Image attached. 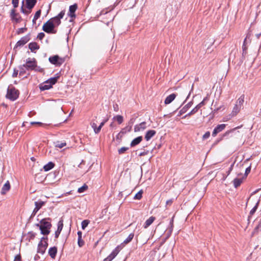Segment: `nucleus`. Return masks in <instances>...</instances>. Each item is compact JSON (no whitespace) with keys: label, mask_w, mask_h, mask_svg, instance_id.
Masks as SVG:
<instances>
[{"label":"nucleus","mask_w":261,"mask_h":261,"mask_svg":"<svg viewBox=\"0 0 261 261\" xmlns=\"http://www.w3.org/2000/svg\"><path fill=\"white\" fill-rule=\"evenodd\" d=\"M260 35V34L257 35V37L258 38Z\"/></svg>","instance_id":"nucleus-64"},{"label":"nucleus","mask_w":261,"mask_h":261,"mask_svg":"<svg viewBox=\"0 0 261 261\" xmlns=\"http://www.w3.org/2000/svg\"><path fill=\"white\" fill-rule=\"evenodd\" d=\"M243 178H236L233 180V186L237 188L241 185L243 182Z\"/></svg>","instance_id":"nucleus-20"},{"label":"nucleus","mask_w":261,"mask_h":261,"mask_svg":"<svg viewBox=\"0 0 261 261\" xmlns=\"http://www.w3.org/2000/svg\"><path fill=\"white\" fill-rule=\"evenodd\" d=\"M242 126V125H241V126H237L235 128H233L230 130H227L226 131L223 135V136L222 137L224 138V137H225L226 136H228L230 133H233L236 129H239V128H240Z\"/></svg>","instance_id":"nucleus-30"},{"label":"nucleus","mask_w":261,"mask_h":261,"mask_svg":"<svg viewBox=\"0 0 261 261\" xmlns=\"http://www.w3.org/2000/svg\"><path fill=\"white\" fill-rule=\"evenodd\" d=\"M144 154H144V152H142V153H141L140 154V156H141V155H144Z\"/></svg>","instance_id":"nucleus-61"},{"label":"nucleus","mask_w":261,"mask_h":261,"mask_svg":"<svg viewBox=\"0 0 261 261\" xmlns=\"http://www.w3.org/2000/svg\"><path fill=\"white\" fill-rule=\"evenodd\" d=\"M197 111H198V110L197 109V108L196 107H195L189 113H188L187 115H186L184 116V118H186V117H187L188 116H191L192 115H193L195 113H196Z\"/></svg>","instance_id":"nucleus-39"},{"label":"nucleus","mask_w":261,"mask_h":261,"mask_svg":"<svg viewBox=\"0 0 261 261\" xmlns=\"http://www.w3.org/2000/svg\"><path fill=\"white\" fill-rule=\"evenodd\" d=\"M56 147L59 148H62L66 145V143L65 141H57L54 143Z\"/></svg>","instance_id":"nucleus-25"},{"label":"nucleus","mask_w":261,"mask_h":261,"mask_svg":"<svg viewBox=\"0 0 261 261\" xmlns=\"http://www.w3.org/2000/svg\"><path fill=\"white\" fill-rule=\"evenodd\" d=\"M57 252V249L56 247H51L49 249L48 254L52 258H55Z\"/></svg>","instance_id":"nucleus-19"},{"label":"nucleus","mask_w":261,"mask_h":261,"mask_svg":"<svg viewBox=\"0 0 261 261\" xmlns=\"http://www.w3.org/2000/svg\"><path fill=\"white\" fill-rule=\"evenodd\" d=\"M132 129V126H127L124 128L122 129V130L120 132V133L122 134H125L128 132H130Z\"/></svg>","instance_id":"nucleus-35"},{"label":"nucleus","mask_w":261,"mask_h":261,"mask_svg":"<svg viewBox=\"0 0 261 261\" xmlns=\"http://www.w3.org/2000/svg\"><path fill=\"white\" fill-rule=\"evenodd\" d=\"M156 134V132L154 130H148L145 136V139L146 141H149L152 137H153Z\"/></svg>","instance_id":"nucleus-15"},{"label":"nucleus","mask_w":261,"mask_h":261,"mask_svg":"<svg viewBox=\"0 0 261 261\" xmlns=\"http://www.w3.org/2000/svg\"><path fill=\"white\" fill-rule=\"evenodd\" d=\"M82 232L78 231V244L80 247H82L84 245V242L82 240Z\"/></svg>","instance_id":"nucleus-34"},{"label":"nucleus","mask_w":261,"mask_h":261,"mask_svg":"<svg viewBox=\"0 0 261 261\" xmlns=\"http://www.w3.org/2000/svg\"><path fill=\"white\" fill-rule=\"evenodd\" d=\"M11 17L12 19L14 20L16 22H19L20 20V17L18 14L15 13V10H12L11 13Z\"/></svg>","instance_id":"nucleus-22"},{"label":"nucleus","mask_w":261,"mask_h":261,"mask_svg":"<svg viewBox=\"0 0 261 261\" xmlns=\"http://www.w3.org/2000/svg\"><path fill=\"white\" fill-rule=\"evenodd\" d=\"M49 61L51 64L57 66L60 65L64 62V60L57 55L50 57L49 58Z\"/></svg>","instance_id":"nucleus-8"},{"label":"nucleus","mask_w":261,"mask_h":261,"mask_svg":"<svg viewBox=\"0 0 261 261\" xmlns=\"http://www.w3.org/2000/svg\"><path fill=\"white\" fill-rule=\"evenodd\" d=\"M65 15V11H62L57 16L49 19L51 21L53 25L56 27L59 25L61 23V19H62Z\"/></svg>","instance_id":"nucleus-6"},{"label":"nucleus","mask_w":261,"mask_h":261,"mask_svg":"<svg viewBox=\"0 0 261 261\" xmlns=\"http://www.w3.org/2000/svg\"><path fill=\"white\" fill-rule=\"evenodd\" d=\"M61 232V231L58 230V229L55 232V238H58L60 233Z\"/></svg>","instance_id":"nucleus-53"},{"label":"nucleus","mask_w":261,"mask_h":261,"mask_svg":"<svg viewBox=\"0 0 261 261\" xmlns=\"http://www.w3.org/2000/svg\"><path fill=\"white\" fill-rule=\"evenodd\" d=\"M63 227V221L62 219L60 220L58 223V228L57 229L60 231H62Z\"/></svg>","instance_id":"nucleus-42"},{"label":"nucleus","mask_w":261,"mask_h":261,"mask_svg":"<svg viewBox=\"0 0 261 261\" xmlns=\"http://www.w3.org/2000/svg\"><path fill=\"white\" fill-rule=\"evenodd\" d=\"M58 78V76L51 77L47 81H46V83L49 84L52 86L53 85L55 84L57 82Z\"/></svg>","instance_id":"nucleus-32"},{"label":"nucleus","mask_w":261,"mask_h":261,"mask_svg":"<svg viewBox=\"0 0 261 261\" xmlns=\"http://www.w3.org/2000/svg\"><path fill=\"white\" fill-rule=\"evenodd\" d=\"M90 221L88 220H85L82 221V228L83 229H85V228L88 226V225L89 224Z\"/></svg>","instance_id":"nucleus-41"},{"label":"nucleus","mask_w":261,"mask_h":261,"mask_svg":"<svg viewBox=\"0 0 261 261\" xmlns=\"http://www.w3.org/2000/svg\"><path fill=\"white\" fill-rule=\"evenodd\" d=\"M47 238H42L40 242L39 243L37 248V252L41 254H43L48 246L47 242Z\"/></svg>","instance_id":"nucleus-4"},{"label":"nucleus","mask_w":261,"mask_h":261,"mask_svg":"<svg viewBox=\"0 0 261 261\" xmlns=\"http://www.w3.org/2000/svg\"><path fill=\"white\" fill-rule=\"evenodd\" d=\"M134 236V234L133 233H131L129 234L127 238L123 241V244H127L129 243L133 239Z\"/></svg>","instance_id":"nucleus-33"},{"label":"nucleus","mask_w":261,"mask_h":261,"mask_svg":"<svg viewBox=\"0 0 261 261\" xmlns=\"http://www.w3.org/2000/svg\"><path fill=\"white\" fill-rule=\"evenodd\" d=\"M142 139H143V138L142 136H139V137L136 138L131 142L130 144V146L134 147V146L139 144L142 141Z\"/></svg>","instance_id":"nucleus-17"},{"label":"nucleus","mask_w":261,"mask_h":261,"mask_svg":"<svg viewBox=\"0 0 261 261\" xmlns=\"http://www.w3.org/2000/svg\"><path fill=\"white\" fill-rule=\"evenodd\" d=\"M22 9V12L23 13H26V14H27V13H28V12H27V11H25V10H24V9H23L22 8V9Z\"/></svg>","instance_id":"nucleus-59"},{"label":"nucleus","mask_w":261,"mask_h":261,"mask_svg":"<svg viewBox=\"0 0 261 261\" xmlns=\"http://www.w3.org/2000/svg\"><path fill=\"white\" fill-rule=\"evenodd\" d=\"M19 0H12V4L14 8H16L18 6Z\"/></svg>","instance_id":"nucleus-47"},{"label":"nucleus","mask_w":261,"mask_h":261,"mask_svg":"<svg viewBox=\"0 0 261 261\" xmlns=\"http://www.w3.org/2000/svg\"><path fill=\"white\" fill-rule=\"evenodd\" d=\"M246 40H247V39H246V38H245V40H244V45H243V46H245V43H246Z\"/></svg>","instance_id":"nucleus-60"},{"label":"nucleus","mask_w":261,"mask_h":261,"mask_svg":"<svg viewBox=\"0 0 261 261\" xmlns=\"http://www.w3.org/2000/svg\"><path fill=\"white\" fill-rule=\"evenodd\" d=\"M14 261H21V256L20 254H18L15 257Z\"/></svg>","instance_id":"nucleus-49"},{"label":"nucleus","mask_w":261,"mask_h":261,"mask_svg":"<svg viewBox=\"0 0 261 261\" xmlns=\"http://www.w3.org/2000/svg\"><path fill=\"white\" fill-rule=\"evenodd\" d=\"M30 124L31 125H34V124H39L40 125H43V124L41 122H31L30 123Z\"/></svg>","instance_id":"nucleus-52"},{"label":"nucleus","mask_w":261,"mask_h":261,"mask_svg":"<svg viewBox=\"0 0 261 261\" xmlns=\"http://www.w3.org/2000/svg\"><path fill=\"white\" fill-rule=\"evenodd\" d=\"M250 170H251V167L249 166L248 167V168H246V170H245V175L246 176H247L248 173L250 172Z\"/></svg>","instance_id":"nucleus-50"},{"label":"nucleus","mask_w":261,"mask_h":261,"mask_svg":"<svg viewBox=\"0 0 261 261\" xmlns=\"http://www.w3.org/2000/svg\"><path fill=\"white\" fill-rule=\"evenodd\" d=\"M244 96L242 95L238 98V99L237 100V101L236 102V105L239 106L240 107H242L243 103L244 102Z\"/></svg>","instance_id":"nucleus-31"},{"label":"nucleus","mask_w":261,"mask_h":261,"mask_svg":"<svg viewBox=\"0 0 261 261\" xmlns=\"http://www.w3.org/2000/svg\"><path fill=\"white\" fill-rule=\"evenodd\" d=\"M172 203V200L171 199H169L166 201V205H170Z\"/></svg>","instance_id":"nucleus-54"},{"label":"nucleus","mask_w":261,"mask_h":261,"mask_svg":"<svg viewBox=\"0 0 261 261\" xmlns=\"http://www.w3.org/2000/svg\"><path fill=\"white\" fill-rule=\"evenodd\" d=\"M170 224L171 225V228L169 230V232L170 233H171L172 231V227H173V222H172V221L170 222Z\"/></svg>","instance_id":"nucleus-56"},{"label":"nucleus","mask_w":261,"mask_h":261,"mask_svg":"<svg viewBox=\"0 0 261 261\" xmlns=\"http://www.w3.org/2000/svg\"><path fill=\"white\" fill-rule=\"evenodd\" d=\"M128 149V147H122L118 150V153L119 154H122Z\"/></svg>","instance_id":"nucleus-43"},{"label":"nucleus","mask_w":261,"mask_h":261,"mask_svg":"<svg viewBox=\"0 0 261 261\" xmlns=\"http://www.w3.org/2000/svg\"><path fill=\"white\" fill-rule=\"evenodd\" d=\"M36 0H26L27 8L31 10L35 5Z\"/></svg>","instance_id":"nucleus-23"},{"label":"nucleus","mask_w":261,"mask_h":261,"mask_svg":"<svg viewBox=\"0 0 261 261\" xmlns=\"http://www.w3.org/2000/svg\"><path fill=\"white\" fill-rule=\"evenodd\" d=\"M45 35L43 33H40L38 35V38L40 40H41L44 37Z\"/></svg>","instance_id":"nucleus-48"},{"label":"nucleus","mask_w":261,"mask_h":261,"mask_svg":"<svg viewBox=\"0 0 261 261\" xmlns=\"http://www.w3.org/2000/svg\"><path fill=\"white\" fill-rule=\"evenodd\" d=\"M147 127L146 122H142L138 124H136L134 126V132H139L145 130Z\"/></svg>","instance_id":"nucleus-10"},{"label":"nucleus","mask_w":261,"mask_h":261,"mask_svg":"<svg viewBox=\"0 0 261 261\" xmlns=\"http://www.w3.org/2000/svg\"><path fill=\"white\" fill-rule=\"evenodd\" d=\"M36 66V63L34 59L27 60L26 64L23 65V67L29 70H33Z\"/></svg>","instance_id":"nucleus-9"},{"label":"nucleus","mask_w":261,"mask_h":261,"mask_svg":"<svg viewBox=\"0 0 261 261\" xmlns=\"http://www.w3.org/2000/svg\"><path fill=\"white\" fill-rule=\"evenodd\" d=\"M192 104H193V103L192 101L189 102L188 103H187L180 111V114L185 113L192 106Z\"/></svg>","instance_id":"nucleus-28"},{"label":"nucleus","mask_w":261,"mask_h":261,"mask_svg":"<svg viewBox=\"0 0 261 261\" xmlns=\"http://www.w3.org/2000/svg\"><path fill=\"white\" fill-rule=\"evenodd\" d=\"M114 119H115L119 124L122 123L123 121V118L121 115H117Z\"/></svg>","instance_id":"nucleus-36"},{"label":"nucleus","mask_w":261,"mask_h":261,"mask_svg":"<svg viewBox=\"0 0 261 261\" xmlns=\"http://www.w3.org/2000/svg\"><path fill=\"white\" fill-rule=\"evenodd\" d=\"M143 191L142 190L139 191L134 196V199H140L142 197Z\"/></svg>","instance_id":"nucleus-38"},{"label":"nucleus","mask_w":261,"mask_h":261,"mask_svg":"<svg viewBox=\"0 0 261 261\" xmlns=\"http://www.w3.org/2000/svg\"><path fill=\"white\" fill-rule=\"evenodd\" d=\"M107 120H104L103 121H102V122L100 123V125L98 126V127L100 128V131L101 130V127L104 125V124L107 122Z\"/></svg>","instance_id":"nucleus-51"},{"label":"nucleus","mask_w":261,"mask_h":261,"mask_svg":"<svg viewBox=\"0 0 261 261\" xmlns=\"http://www.w3.org/2000/svg\"><path fill=\"white\" fill-rule=\"evenodd\" d=\"M19 95V91L12 87H9L7 90L6 97L11 100H16Z\"/></svg>","instance_id":"nucleus-2"},{"label":"nucleus","mask_w":261,"mask_h":261,"mask_svg":"<svg viewBox=\"0 0 261 261\" xmlns=\"http://www.w3.org/2000/svg\"><path fill=\"white\" fill-rule=\"evenodd\" d=\"M77 5L74 4L69 7L68 15L72 18H75V15L74 14L76 10L77 9Z\"/></svg>","instance_id":"nucleus-12"},{"label":"nucleus","mask_w":261,"mask_h":261,"mask_svg":"<svg viewBox=\"0 0 261 261\" xmlns=\"http://www.w3.org/2000/svg\"><path fill=\"white\" fill-rule=\"evenodd\" d=\"M206 100V98H204V99L200 102L198 105H197L195 107L197 108V109L198 110L200 108H201L203 106L205 105V100Z\"/></svg>","instance_id":"nucleus-44"},{"label":"nucleus","mask_w":261,"mask_h":261,"mask_svg":"<svg viewBox=\"0 0 261 261\" xmlns=\"http://www.w3.org/2000/svg\"><path fill=\"white\" fill-rule=\"evenodd\" d=\"M51 224L50 222L43 220L41 221L40 226V229L42 234L44 235H47L50 232V229L51 228Z\"/></svg>","instance_id":"nucleus-3"},{"label":"nucleus","mask_w":261,"mask_h":261,"mask_svg":"<svg viewBox=\"0 0 261 261\" xmlns=\"http://www.w3.org/2000/svg\"><path fill=\"white\" fill-rule=\"evenodd\" d=\"M176 96V95L174 93H172V94L169 95V96H168L165 100V101H164L165 104L168 105V104L170 103L171 102H172L174 100Z\"/></svg>","instance_id":"nucleus-16"},{"label":"nucleus","mask_w":261,"mask_h":261,"mask_svg":"<svg viewBox=\"0 0 261 261\" xmlns=\"http://www.w3.org/2000/svg\"><path fill=\"white\" fill-rule=\"evenodd\" d=\"M28 41L29 39L28 37H23L17 42L16 46L18 47L22 46L24 45L25 43H27L28 42Z\"/></svg>","instance_id":"nucleus-18"},{"label":"nucleus","mask_w":261,"mask_h":261,"mask_svg":"<svg viewBox=\"0 0 261 261\" xmlns=\"http://www.w3.org/2000/svg\"><path fill=\"white\" fill-rule=\"evenodd\" d=\"M114 110L115 111H117V109H118V105H116V106H114Z\"/></svg>","instance_id":"nucleus-58"},{"label":"nucleus","mask_w":261,"mask_h":261,"mask_svg":"<svg viewBox=\"0 0 261 261\" xmlns=\"http://www.w3.org/2000/svg\"><path fill=\"white\" fill-rule=\"evenodd\" d=\"M155 218L154 217H150L148 219H147L144 224V227L145 228H147L148 226H149L154 221Z\"/></svg>","instance_id":"nucleus-21"},{"label":"nucleus","mask_w":261,"mask_h":261,"mask_svg":"<svg viewBox=\"0 0 261 261\" xmlns=\"http://www.w3.org/2000/svg\"><path fill=\"white\" fill-rule=\"evenodd\" d=\"M241 109V107L236 105L235 106L233 107V110L231 112V114L232 116H236L240 112Z\"/></svg>","instance_id":"nucleus-27"},{"label":"nucleus","mask_w":261,"mask_h":261,"mask_svg":"<svg viewBox=\"0 0 261 261\" xmlns=\"http://www.w3.org/2000/svg\"><path fill=\"white\" fill-rule=\"evenodd\" d=\"M51 87V85H50L49 84H46L43 86H42L40 89L42 90H47V89H50V88Z\"/></svg>","instance_id":"nucleus-45"},{"label":"nucleus","mask_w":261,"mask_h":261,"mask_svg":"<svg viewBox=\"0 0 261 261\" xmlns=\"http://www.w3.org/2000/svg\"><path fill=\"white\" fill-rule=\"evenodd\" d=\"M10 184L9 181H7V182L4 185L3 187L2 188L1 190V194L5 195L8 191L10 189Z\"/></svg>","instance_id":"nucleus-14"},{"label":"nucleus","mask_w":261,"mask_h":261,"mask_svg":"<svg viewBox=\"0 0 261 261\" xmlns=\"http://www.w3.org/2000/svg\"><path fill=\"white\" fill-rule=\"evenodd\" d=\"M258 191V190H256L254 191L253 193L251 194L249 198L248 199V202H252L255 203L254 206L252 208V209L250 212V215H252L256 212L258 204L260 201V196H254V195Z\"/></svg>","instance_id":"nucleus-1"},{"label":"nucleus","mask_w":261,"mask_h":261,"mask_svg":"<svg viewBox=\"0 0 261 261\" xmlns=\"http://www.w3.org/2000/svg\"><path fill=\"white\" fill-rule=\"evenodd\" d=\"M57 102L59 103L60 105H61L63 102L62 100L58 99Z\"/></svg>","instance_id":"nucleus-57"},{"label":"nucleus","mask_w":261,"mask_h":261,"mask_svg":"<svg viewBox=\"0 0 261 261\" xmlns=\"http://www.w3.org/2000/svg\"><path fill=\"white\" fill-rule=\"evenodd\" d=\"M210 132H207L203 135L202 138L203 140H205V139H207V138H208L210 137Z\"/></svg>","instance_id":"nucleus-46"},{"label":"nucleus","mask_w":261,"mask_h":261,"mask_svg":"<svg viewBox=\"0 0 261 261\" xmlns=\"http://www.w3.org/2000/svg\"><path fill=\"white\" fill-rule=\"evenodd\" d=\"M29 47L32 51H34L39 48V45L36 42H32L29 44Z\"/></svg>","instance_id":"nucleus-24"},{"label":"nucleus","mask_w":261,"mask_h":261,"mask_svg":"<svg viewBox=\"0 0 261 261\" xmlns=\"http://www.w3.org/2000/svg\"><path fill=\"white\" fill-rule=\"evenodd\" d=\"M90 125L96 134H98L100 132V128L97 127V125L95 122L91 121L90 123Z\"/></svg>","instance_id":"nucleus-26"},{"label":"nucleus","mask_w":261,"mask_h":261,"mask_svg":"<svg viewBox=\"0 0 261 261\" xmlns=\"http://www.w3.org/2000/svg\"><path fill=\"white\" fill-rule=\"evenodd\" d=\"M40 15H41V10H38L36 12V13L34 16V18L33 19V23H35L36 20L37 19H38V18L40 16Z\"/></svg>","instance_id":"nucleus-37"},{"label":"nucleus","mask_w":261,"mask_h":261,"mask_svg":"<svg viewBox=\"0 0 261 261\" xmlns=\"http://www.w3.org/2000/svg\"><path fill=\"white\" fill-rule=\"evenodd\" d=\"M193 86H194V84H192V87H191V91L193 90Z\"/></svg>","instance_id":"nucleus-62"},{"label":"nucleus","mask_w":261,"mask_h":261,"mask_svg":"<svg viewBox=\"0 0 261 261\" xmlns=\"http://www.w3.org/2000/svg\"><path fill=\"white\" fill-rule=\"evenodd\" d=\"M18 74V71L14 70L12 76L13 77H16Z\"/></svg>","instance_id":"nucleus-55"},{"label":"nucleus","mask_w":261,"mask_h":261,"mask_svg":"<svg viewBox=\"0 0 261 261\" xmlns=\"http://www.w3.org/2000/svg\"><path fill=\"white\" fill-rule=\"evenodd\" d=\"M226 127V124H222L217 125L214 129L213 133H212V136L214 137H215L216 135L222 132L223 129H225Z\"/></svg>","instance_id":"nucleus-11"},{"label":"nucleus","mask_w":261,"mask_h":261,"mask_svg":"<svg viewBox=\"0 0 261 261\" xmlns=\"http://www.w3.org/2000/svg\"><path fill=\"white\" fill-rule=\"evenodd\" d=\"M55 27L51 21L49 20L43 24L42 29L46 33L55 34L56 31L54 30Z\"/></svg>","instance_id":"nucleus-5"},{"label":"nucleus","mask_w":261,"mask_h":261,"mask_svg":"<svg viewBox=\"0 0 261 261\" xmlns=\"http://www.w3.org/2000/svg\"><path fill=\"white\" fill-rule=\"evenodd\" d=\"M87 189H88V186L85 184L82 187L79 188L78 189L77 191L79 193H81L85 192Z\"/></svg>","instance_id":"nucleus-40"},{"label":"nucleus","mask_w":261,"mask_h":261,"mask_svg":"<svg viewBox=\"0 0 261 261\" xmlns=\"http://www.w3.org/2000/svg\"><path fill=\"white\" fill-rule=\"evenodd\" d=\"M27 122H24L23 123V126H25V123H27Z\"/></svg>","instance_id":"nucleus-63"},{"label":"nucleus","mask_w":261,"mask_h":261,"mask_svg":"<svg viewBox=\"0 0 261 261\" xmlns=\"http://www.w3.org/2000/svg\"><path fill=\"white\" fill-rule=\"evenodd\" d=\"M122 248V247H121V245L118 246L107 257L103 259V261L112 260L117 256Z\"/></svg>","instance_id":"nucleus-7"},{"label":"nucleus","mask_w":261,"mask_h":261,"mask_svg":"<svg viewBox=\"0 0 261 261\" xmlns=\"http://www.w3.org/2000/svg\"><path fill=\"white\" fill-rule=\"evenodd\" d=\"M44 204V202L42 201H36L35 202V207L33 213L35 215Z\"/></svg>","instance_id":"nucleus-13"},{"label":"nucleus","mask_w":261,"mask_h":261,"mask_svg":"<svg viewBox=\"0 0 261 261\" xmlns=\"http://www.w3.org/2000/svg\"><path fill=\"white\" fill-rule=\"evenodd\" d=\"M54 167V164L52 162H49L48 164L44 166L43 169L44 171H48L53 168Z\"/></svg>","instance_id":"nucleus-29"}]
</instances>
